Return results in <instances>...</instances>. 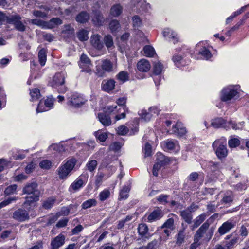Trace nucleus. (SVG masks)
Segmentation results:
<instances>
[{
	"label": "nucleus",
	"mask_w": 249,
	"mask_h": 249,
	"mask_svg": "<svg viewBox=\"0 0 249 249\" xmlns=\"http://www.w3.org/2000/svg\"><path fill=\"white\" fill-rule=\"evenodd\" d=\"M23 192L27 194L28 196L26 197V201L24 205L27 209H30L28 206H35V203L39 200L40 191L37 189V185L36 183L27 184L23 189Z\"/></svg>",
	"instance_id": "f257e3e1"
},
{
	"label": "nucleus",
	"mask_w": 249,
	"mask_h": 249,
	"mask_svg": "<svg viewBox=\"0 0 249 249\" xmlns=\"http://www.w3.org/2000/svg\"><path fill=\"white\" fill-rule=\"evenodd\" d=\"M76 163L74 158H71L63 163L58 168L56 172L60 180H66L71 174Z\"/></svg>",
	"instance_id": "f03ea898"
},
{
	"label": "nucleus",
	"mask_w": 249,
	"mask_h": 249,
	"mask_svg": "<svg viewBox=\"0 0 249 249\" xmlns=\"http://www.w3.org/2000/svg\"><path fill=\"white\" fill-rule=\"evenodd\" d=\"M238 86H229L221 91L220 98L223 102H229L232 99L239 97Z\"/></svg>",
	"instance_id": "7ed1b4c3"
},
{
	"label": "nucleus",
	"mask_w": 249,
	"mask_h": 249,
	"mask_svg": "<svg viewBox=\"0 0 249 249\" xmlns=\"http://www.w3.org/2000/svg\"><path fill=\"white\" fill-rule=\"evenodd\" d=\"M212 146L219 159L224 158L227 156L228 150L226 147V139L225 138L221 137L219 139L215 141Z\"/></svg>",
	"instance_id": "20e7f679"
},
{
	"label": "nucleus",
	"mask_w": 249,
	"mask_h": 249,
	"mask_svg": "<svg viewBox=\"0 0 249 249\" xmlns=\"http://www.w3.org/2000/svg\"><path fill=\"white\" fill-rule=\"evenodd\" d=\"M65 74L64 73H57L50 81L51 86L57 89L59 92H64L66 89L64 85Z\"/></svg>",
	"instance_id": "39448f33"
},
{
	"label": "nucleus",
	"mask_w": 249,
	"mask_h": 249,
	"mask_svg": "<svg viewBox=\"0 0 249 249\" xmlns=\"http://www.w3.org/2000/svg\"><path fill=\"white\" fill-rule=\"evenodd\" d=\"M206 41H201L197 43L196 46L197 53L201 55V58L208 60L212 56L210 50L207 48Z\"/></svg>",
	"instance_id": "423d86ee"
},
{
	"label": "nucleus",
	"mask_w": 249,
	"mask_h": 249,
	"mask_svg": "<svg viewBox=\"0 0 249 249\" xmlns=\"http://www.w3.org/2000/svg\"><path fill=\"white\" fill-rule=\"evenodd\" d=\"M162 35L166 39L172 42L174 44L177 43L181 41L179 36L177 33L169 28H164L162 31Z\"/></svg>",
	"instance_id": "0eeeda50"
},
{
	"label": "nucleus",
	"mask_w": 249,
	"mask_h": 249,
	"mask_svg": "<svg viewBox=\"0 0 249 249\" xmlns=\"http://www.w3.org/2000/svg\"><path fill=\"white\" fill-rule=\"evenodd\" d=\"M54 99L51 97H48L44 101H40L36 108V113L47 111L51 109L53 106Z\"/></svg>",
	"instance_id": "6e6552de"
},
{
	"label": "nucleus",
	"mask_w": 249,
	"mask_h": 249,
	"mask_svg": "<svg viewBox=\"0 0 249 249\" xmlns=\"http://www.w3.org/2000/svg\"><path fill=\"white\" fill-rule=\"evenodd\" d=\"M87 179L88 176L87 175H81L70 185L69 191L75 192L79 190L86 183Z\"/></svg>",
	"instance_id": "1a4fd4ad"
},
{
	"label": "nucleus",
	"mask_w": 249,
	"mask_h": 249,
	"mask_svg": "<svg viewBox=\"0 0 249 249\" xmlns=\"http://www.w3.org/2000/svg\"><path fill=\"white\" fill-rule=\"evenodd\" d=\"M79 65L82 69V71L89 73L92 71V65L89 57L85 54L81 56Z\"/></svg>",
	"instance_id": "9d476101"
},
{
	"label": "nucleus",
	"mask_w": 249,
	"mask_h": 249,
	"mask_svg": "<svg viewBox=\"0 0 249 249\" xmlns=\"http://www.w3.org/2000/svg\"><path fill=\"white\" fill-rule=\"evenodd\" d=\"M87 100L81 94L78 93L73 94L69 99L70 104L75 107H79L84 105Z\"/></svg>",
	"instance_id": "9b49d317"
},
{
	"label": "nucleus",
	"mask_w": 249,
	"mask_h": 249,
	"mask_svg": "<svg viewBox=\"0 0 249 249\" xmlns=\"http://www.w3.org/2000/svg\"><path fill=\"white\" fill-rule=\"evenodd\" d=\"M157 162L154 165L153 168L152 173L154 176H158V171L160 170L161 167L166 162L165 157L161 153L157 154Z\"/></svg>",
	"instance_id": "f8f14e48"
},
{
	"label": "nucleus",
	"mask_w": 249,
	"mask_h": 249,
	"mask_svg": "<svg viewBox=\"0 0 249 249\" xmlns=\"http://www.w3.org/2000/svg\"><path fill=\"white\" fill-rule=\"evenodd\" d=\"M162 146L165 150L178 152L180 149V146L176 141L168 140L162 143Z\"/></svg>",
	"instance_id": "ddd939ff"
},
{
	"label": "nucleus",
	"mask_w": 249,
	"mask_h": 249,
	"mask_svg": "<svg viewBox=\"0 0 249 249\" xmlns=\"http://www.w3.org/2000/svg\"><path fill=\"white\" fill-rule=\"evenodd\" d=\"M21 18L18 15L12 16L8 19L9 22L13 24L15 28L18 31H24L25 26L20 21Z\"/></svg>",
	"instance_id": "4468645a"
},
{
	"label": "nucleus",
	"mask_w": 249,
	"mask_h": 249,
	"mask_svg": "<svg viewBox=\"0 0 249 249\" xmlns=\"http://www.w3.org/2000/svg\"><path fill=\"white\" fill-rule=\"evenodd\" d=\"M235 226V222L228 220L218 228V231L220 235H224L229 232L231 229Z\"/></svg>",
	"instance_id": "2eb2a0df"
},
{
	"label": "nucleus",
	"mask_w": 249,
	"mask_h": 249,
	"mask_svg": "<svg viewBox=\"0 0 249 249\" xmlns=\"http://www.w3.org/2000/svg\"><path fill=\"white\" fill-rule=\"evenodd\" d=\"M13 217L17 220L23 221L28 219L29 216L26 211L19 209L13 213Z\"/></svg>",
	"instance_id": "dca6fc26"
},
{
	"label": "nucleus",
	"mask_w": 249,
	"mask_h": 249,
	"mask_svg": "<svg viewBox=\"0 0 249 249\" xmlns=\"http://www.w3.org/2000/svg\"><path fill=\"white\" fill-rule=\"evenodd\" d=\"M64 242L65 236L63 235L59 234L52 240L51 245L53 249H58L63 245Z\"/></svg>",
	"instance_id": "f3484780"
},
{
	"label": "nucleus",
	"mask_w": 249,
	"mask_h": 249,
	"mask_svg": "<svg viewBox=\"0 0 249 249\" xmlns=\"http://www.w3.org/2000/svg\"><path fill=\"white\" fill-rule=\"evenodd\" d=\"M90 42L91 45L97 50H101L103 48L104 45L101 40V36L98 34L91 36Z\"/></svg>",
	"instance_id": "a211bd4d"
},
{
	"label": "nucleus",
	"mask_w": 249,
	"mask_h": 249,
	"mask_svg": "<svg viewBox=\"0 0 249 249\" xmlns=\"http://www.w3.org/2000/svg\"><path fill=\"white\" fill-rule=\"evenodd\" d=\"M161 228L164 229V232L167 236H169L171 233V231L173 230L175 228L174 219L172 218H169L163 224Z\"/></svg>",
	"instance_id": "6ab92c4d"
},
{
	"label": "nucleus",
	"mask_w": 249,
	"mask_h": 249,
	"mask_svg": "<svg viewBox=\"0 0 249 249\" xmlns=\"http://www.w3.org/2000/svg\"><path fill=\"white\" fill-rule=\"evenodd\" d=\"M173 132L181 137L186 134V130L181 123L177 122L175 125L173 126Z\"/></svg>",
	"instance_id": "aec40b11"
},
{
	"label": "nucleus",
	"mask_w": 249,
	"mask_h": 249,
	"mask_svg": "<svg viewBox=\"0 0 249 249\" xmlns=\"http://www.w3.org/2000/svg\"><path fill=\"white\" fill-rule=\"evenodd\" d=\"M209 227V224L206 222L199 228L195 235V241H199L200 239L203 236Z\"/></svg>",
	"instance_id": "412c9836"
},
{
	"label": "nucleus",
	"mask_w": 249,
	"mask_h": 249,
	"mask_svg": "<svg viewBox=\"0 0 249 249\" xmlns=\"http://www.w3.org/2000/svg\"><path fill=\"white\" fill-rule=\"evenodd\" d=\"M115 82L112 79L105 80L102 82V89L107 92L111 91L114 89Z\"/></svg>",
	"instance_id": "4be33fe9"
},
{
	"label": "nucleus",
	"mask_w": 249,
	"mask_h": 249,
	"mask_svg": "<svg viewBox=\"0 0 249 249\" xmlns=\"http://www.w3.org/2000/svg\"><path fill=\"white\" fill-rule=\"evenodd\" d=\"M151 65L148 61L144 59L140 60L137 63V68L141 71H148Z\"/></svg>",
	"instance_id": "5701e85b"
},
{
	"label": "nucleus",
	"mask_w": 249,
	"mask_h": 249,
	"mask_svg": "<svg viewBox=\"0 0 249 249\" xmlns=\"http://www.w3.org/2000/svg\"><path fill=\"white\" fill-rule=\"evenodd\" d=\"M163 216V213L161 210L157 209L153 211L148 216V221L152 222L155 220L160 219Z\"/></svg>",
	"instance_id": "b1692460"
},
{
	"label": "nucleus",
	"mask_w": 249,
	"mask_h": 249,
	"mask_svg": "<svg viewBox=\"0 0 249 249\" xmlns=\"http://www.w3.org/2000/svg\"><path fill=\"white\" fill-rule=\"evenodd\" d=\"M92 21L97 26L102 25L105 21V19L99 11L94 12L92 15Z\"/></svg>",
	"instance_id": "393cba45"
},
{
	"label": "nucleus",
	"mask_w": 249,
	"mask_h": 249,
	"mask_svg": "<svg viewBox=\"0 0 249 249\" xmlns=\"http://www.w3.org/2000/svg\"><path fill=\"white\" fill-rule=\"evenodd\" d=\"M211 124L215 128L223 127L226 128L227 122H225V121L221 118H218L213 120L212 121Z\"/></svg>",
	"instance_id": "a878e982"
},
{
	"label": "nucleus",
	"mask_w": 249,
	"mask_h": 249,
	"mask_svg": "<svg viewBox=\"0 0 249 249\" xmlns=\"http://www.w3.org/2000/svg\"><path fill=\"white\" fill-rule=\"evenodd\" d=\"M98 119L104 126H108L111 123L110 118L105 113H100L98 114Z\"/></svg>",
	"instance_id": "bb28decb"
},
{
	"label": "nucleus",
	"mask_w": 249,
	"mask_h": 249,
	"mask_svg": "<svg viewBox=\"0 0 249 249\" xmlns=\"http://www.w3.org/2000/svg\"><path fill=\"white\" fill-rule=\"evenodd\" d=\"M208 215L209 214L203 213L196 217L194 220L193 229L198 227L206 219Z\"/></svg>",
	"instance_id": "cd10ccee"
},
{
	"label": "nucleus",
	"mask_w": 249,
	"mask_h": 249,
	"mask_svg": "<svg viewBox=\"0 0 249 249\" xmlns=\"http://www.w3.org/2000/svg\"><path fill=\"white\" fill-rule=\"evenodd\" d=\"M138 113L141 118L146 122L149 121L151 118L153 117V114L150 112L148 109L141 110Z\"/></svg>",
	"instance_id": "c85d7f7f"
},
{
	"label": "nucleus",
	"mask_w": 249,
	"mask_h": 249,
	"mask_svg": "<svg viewBox=\"0 0 249 249\" xmlns=\"http://www.w3.org/2000/svg\"><path fill=\"white\" fill-rule=\"evenodd\" d=\"M143 54L146 57H153L156 54L154 48L150 45L144 47L143 49Z\"/></svg>",
	"instance_id": "c756f323"
},
{
	"label": "nucleus",
	"mask_w": 249,
	"mask_h": 249,
	"mask_svg": "<svg viewBox=\"0 0 249 249\" xmlns=\"http://www.w3.org/2000/svg\"><path fill=\"white\" fill-rule=\"evenodd\" d=\"M49 10L48 8L42 7L40 10L34 11L33 15L36 17H45L48 14Z\"/></svg>",
	"instance_id": "7c9ffc66"
},
{
	"label": "nucleus",
	"mask_w": 249,
	"mask_h": 249,
	"mask_svg": "<svg viewBox=\"0 0 249 249\" xmlns=\"http://www.w3.org/2000/svg\"><path fill=\"white\" fill-rule=\"evenodd\" d=\"M102 69L107 72H111L113 70V66L110 61L108 60H104L102 61Z\"/></svg>",
	"instance_id": "2f4dec72"
},
{
	"label": "nucleus",
	"mask_w": 249,
	"mask_h": 249,
	"mask_svg": "<svg viewBox=\"0 0 249 249\" xmlns=\"http://www.w3.org/2000/svg\"><path fill=\"white\" fill-rule=\"evenodd\" d=\"M122 7L120 4L113 5L110 9V14L114 17L119 16L122 13Z\"/></svg>",
	"instance_id": "473e14b6"
},
{
	"label": "nucleus",
	"mask_w": 249,
	"mask_h": 249,
	"mask_svg": "<svg viewBox=\"0 0 249 249\" xmlns=\"http://www.w3.org/2000/svg\"><path fill=\"white\" fill-rule=\"evenodd\" d=\"M164 66L159 61H156L153 66V73L161 74L163 71Z\"/></svg>",
	"instance_id": "72a5a7b5"
},
{
	"label": "nucleus",
	"mask_w": 249,
	"mask_h": 249,
	"mask_svg": "<svg viewBox=\"0 0 249 249\" xmlns=\"http://www.w3.org/2000/svg\"><path fill=\"white\" fill-rule=\"evenodd\" d=\"M30 95L32 101H36L41 97L40 90L37 88H33L31 89Z\"/></svg>",
	"instance_id": "f704fd0d"
},
{
	"label": "nucleus",
	"mask_w": 249,
	"mask_h": 249,
	"mask_svg": "<svg viewBox=\"0 0 249 249\" xmlns=\"http://www.w3.org/2000/svg\"><path fill=\"white\" fill-rule=\"evenodd\" d=\"M104 42L107 49H112L114 48L113 38L110 35L106 36L104 38Z\"/></svg>",
	"instance_id": "c9c22d12"
},
{
	"label": "nucleus",
	"mask_w": 249,
	"mask_h": 249,
	"mask_svg": "<svg viewBox=\"0 0 249 249\" xmlns=\"http://www.w3.org/2000/svg\"><path fill=\"white\" fill-rule=\"evenodd\" d=\"M181 216L182 218L188 223H191L192 216L191 212L189 210H185L181 212Z\"/></svg>",
	"instance_id": "e433bc0d"
},
{
	"label": "nucleus",
	"mask_w": 249,
	"mask_h": 249,
	"mask_svg": "<svg viewBox=\"0 0 249 249\" xmlns=\"http://www.w3.org/2000/svg\"><path fill=\"white\" fill-rule=\"evenodd\" d=\"M120 108H118L117 106H107L104 108V110L106 113L110 114H116L118 113Z\"/></svg>",
	"instance_id": "4c0bfd02"
},
{
	"label": "nucleus",
	"mask_w": 249,
	"mask_h": 249,
	"mask_svg": "<svg viewBox=\"0 0 249 249\" xmlns=\"http://www.w3.org/2000/svg\"><path fill=\"white\" fill-rule=\"evenodd\" d=\"M185 236L184 229H183L180 230L178 234L176 235V244L178 246L181 245L184 241Z\"/></svg>",
	"instance_id": "58836bf2"
},
{
	"label": "nucleus",
	"mask_w": 249,
	"mask_h": 249,
	"mask_svg": "<svg viewBox=\"0 0 249 249\" xmlns=\"http://www.w3.org/2000/svg\"><path fill=\"white\" fill-rule=\"evenodd\" d=\"M62 23V20L60 18H53L51 19L49 22H47V28L52 29Z\"/></svg>",
	"instance_id": "ea45409f"
},
{
	"label": "nucleus",
	"mask_w": 249,
	"mask_h": 249,
	"mask_svg": "<svg viewBox=\"0 0 249 249\" xmlns=\"http://www.w3.org/2000/svg\"><path fill=\"white\" fill-rule=\"evenodd\" d=\"M243 124L244 122H241L238 124H237L232 121H230L227 122L226 129H230L231 128L235 130L242 129L243 126Z\"/></svg>",
	"instance_id": "a19ab883"
},
{
	"label": "nucleus",
	"mask_w": 249,
	"mask_h": 249,
	"mask_svg": "<svg viewBox=\"0 0 249 249\" xmlns=\"http://www.w3.org/2000/svg\"><path fill=\"white\" fill-rule=\"evenodd\" d=\"M38 59L41 66H44L46 61V52L45 49L40 50L38 53Z\"/></svg>",
	"instance_id": "79ce46f5"
},
{
	"label": "nucleus",
	"mask_w": 249,
	"mask_h": 249,
	"mask_svg": "<svg viewBox=\"0 0 249 249\" xmlns=\"http://www.w3.org/2000/svg\"><path fill=\"white\" fill-rule=\"evenodd\" d=\"M94 135L97 140L101 142H105L107 138V133L101 130H98L95 132Z\"/></svg>",
	"instance_id": "37998d69"
},
{
	"label": "nucleus",
	"mask_w": 249,
	"mask_h": 249,
	"mask_svg": "<svg viewBox=\"0 0 249 249\" xmlns=\"http://www.w3.org/2000/svg\"><path fill=\"white\" fill-rule=\"evenodd\" d=\"M129 190L130 188L128 186H124L120 192L119 199L120 200L126 199L128 196V193Z\"/></svg>",
	"instance_id": "c03bdc74"
},
{
	"label": "nucleus",
	"mask_w": 249,
	"mask_h": 249,
	"mask_svg": "<svg viewBox=\"0 0 249 249\" xmlns=\"http://www.w3.org/2000/svg\"><path fill=\"white\" fill-rule=\"evenodd\" d=\"M172 60L175 64L178 67L184 65V61L182 57L179 54H175L173 56Z\"/></svg>",
	"instance_id": "a18cd8bd"
},
{
	"label": "nucleus",
	"mask_w": 249,
	"mask_h": 249,
	"mask_svg": "<svg viewBox=\"0 0 249 249\" xmlns=\"http://www.w3.org/2000/svg\"><path fill=\"white\" fill-rule=\"evenodd\" d=\"M240 144V141L238 138L231 137L228 141V144L231 148H235L239 146Z\"/></svg>",
	"instance_id": "49530a36"
},
{
	"label": "nucleus",
	"mask_w": 249,
	"mask_h": 249,
	"mask_svg": "<svg viewBox=\"0 0 249 249\" xmlns=\"http://www.w3.org/2000/svg\"><path fill=\"white\" fill-rule=\"evenodd\" d=\"M138 232L142 236L146 235L148 232V228L147 226L144 223L139 224L138 228Z\"/></svg>",
	"instance_id": "de8ad7c7"
},
{
	"label": "nucleus",
	"mask_w": 249,
	"mask_h": 249,
	"mask_svg": "<svg viewBox=\"0 0 249 249\" xmlns=\"http://www.w3.org/2000/svg\"><path fill=\"white\" fill-rule=\"evenodd\" d=\"M97 204V201L95 199H90L84 201L82 204V208L86 209L90 208L92 206H95Z\"/></svg>",
	"instance_id": "09e8293b"
},
{
	"label": "nucleus",
	"mask_w": 249,
	"mask_h": 249,
	"mask_svg": "<svg viewBox=\"0 0 249 249\" xmlns=\"http://www.w3.org/2000/svg\"><path fill=\"white\" fill-rule=\"evenodd\" d=\"M89 16L86 12L80 13L76 17V21L80 23H84L89 19Z\"/></svg>",
	"instance_id": "8fccbe9b"
},
{
	"label": "nucleus",
	"mask_w": 249,
	"mask_h": 249,
	"mask_svg": "<svg viewBox=\"0 0 249 249\" xmlns=\"http://www.w3.org/2000/svg\"><path fill=\"white\" fill-rule=\"evenodd\" d=\"M233 198V195L231 192H227L222 199V201L224 204H229L232 202Z\"/></svg>",
	"instance_id": "3c124183"
},
{
	"label": "nucleus",
	"mask_w": 249,
	"mask_h": 249,
	"mask_svg": "<svg viewBox=\"0 0 249 249\" xmlns=\"http://www.w3.org/2000/svg\"><path fill=\"white\" fill-rule=\"evenodd\" d=\"M97 166V161L94 160H89L86 164L87 169L90 172L93 171L96 168Z\"/></svg>",
	"instance_id": "603ef678"
},
{
	"label": "nucleus",
	"mask_w": 249,
	"mask_h": 249,
	"mask_svg": "<svg viewBox=\"0 0 249 249\" xmlns=\"http://www.w3.org/2000/svg\"><path fill=\"white\" fill-rule=\"evenodd\" d=\"M77 37L81 41L87 40L88 39V32L86 30H81L77 33Z\"/></svg>",
	"instance_id": "864d4df0"
},
{
	"label": "nucleus",
	"mask_w": 249,
	"mask_h": 249,
	"mask_svg": "<svg viewBox=\"0 0 249 249\" xmlns=\"http://www.w3.org/2000/svg\"><path fill=\"white\" fill-rule=\"evenodd\" d=\"M110 193L109 190L104 189L99 194V197L101 201H103L109 197Z\"/></svg>",
	"instance_id": "5fc2aeb1"
},
{
	"label": "nucleus",
	"mask_w": 249,
	"mask_h": 249,
	"mask_svg": "<svg viewBox=\"0 0 249 249\" xmlns=\"http://www.w3.org/2000/svg\"><path fill=\"white\" fill-rule=\"evenodd\" d=\"M55 202L54 198H49L44 202L43 206L45 209H50L53 206Z\"/></svg>",
	"instance_id": "6e6d98bb"
},
{
	"label": "nucleus",
	"mask_w": 249,
	"mask_h": 249,
	"mask_svg": "<svg viewBox=\"0 0 249 249\" xmlns=\"http://www.w3.org/2000/svg\"><path fill=\"white\" fill-rule=\"evenodd\" d=\"M30 22L32 23L33 24L38 25L39 26L42 27V28H47V22H44L39 19H31L29 21Z\"/></svg>",
	"instance_id": "4d7b16f0"
},
{
	"label": "nucleus",
	"mask_w": 249,
	"mask_h": 249,
	"mask_svg": "<svg viewBox=\"0 0 249 249\" xmlns=\"http://www.w3.org/2000/svg\"><path fill=\"white\" fill-rule=\"evenodd\" d=\"M51 161L47 160H42L39 163L40 167L43 169H49L51 168Z\"/></svg>",
	"instance_id": "13d9d810"
},
{
	"label": "nucleus",
	"mask_w": 249,
	"mask_h": 249,
	"mask_svg": "<svg viewBox=\"0 0 249 249\" xmlns=\"http://www.w3.org/2000/svg\"><path fill=\"white\" fill-rule=\"evenodd\" d=\"M120 27L119 22L116 20H113L109 24V28L112 33L116 32Z\"/></svg>",
	"instance_id": "bf43d9fd"
},
{
	"label": "nucleus",
	"mask_w": 249,
	"mask_h": 249,
	"mask_svg": "<svg viewBox=\"0 0 249 249\" xmlns=\"http://www.w3.org/2000/svg\"><path fill=\"white\" fill-rule=\"evenodd\" d=\"M104 174L102 173H98L95 177V185L98 188L102 184Z\"/></svg>",
	"instance_id": "052dcab7"
},
{
	"label": "nucleus",
	"mask_w": 249,
	"mask_h": 249,
	"mask_svg": "<svg viewBox=\"0 0 249 249\" xmlns=\"http://www.w3.org/2000/svg\"><path fill=\"white\" fill-rule=\"evenodd\" d=\"M118 79L124 82L128 79V75L127 72L123 71L119 73L117 75Z\"/></svg>",
	"instance_id": "680f3d73"
},
{
	"label": "nucleus",
	"mask_w": 249,
	"mask_h": 249,
	"mask_svg": "<svg viewBox=\"0 0 249 249\" xmlns=\"http://www.w3.org/2000/svg\"><path fill=\"white\" fill-rule=\"evenodd\" d=\"M17 185H12L6 188L5 190V194L6 195H10L11 194H13L14 193L16 192V189H17Z\"/></svg>",
	"instance_id": "e2e57ef3"
},
{
	"label": "nucleus",
	"mask_w": 249,
	"mask_h": 249,
	"mask_svg": "<svg viewBox=\"0 0 249 249\" xmlns=\"http://www.w3.org/2000/svg\"><path fill=\"white\" fill-rule=\"evenodd\" d=\"M117 133L119 135H124L128 132V129L124 125H121L117 129Z\"/></svg>",
	"instance_id": "0e129e2a"
},
{
	"label": "nucleus",
	"mask_w": 249,
	"mask_h": 249,
	"mask_svg": "<svg viewBox=\"0 0 249 249\" xmlns=\"http://www.w3.org/2000/svg\"><path fill=\"white\" fill-rule=\"evenodd\" d=\"M143 152L144 153L145 157L150 156L151 154V145L146 143L143 148Z\"/></svg>",
	"instance_id": "69168bd1"
},
{
	"label": "nucleus",
	"mask_w": 249,
	"mask_h": 249,
	"mask_svg": "<svg viewBox=\"0 0 249 249\" xmlns=\"http://www.w3.org/2000/svg\"><path fill=\"white\" fill-rule=\"evenodd\" d=\"M133 26L135 27H138L142 24L141 20L138 16H135L132 18Z\"/></svg>",
	"instance_id": "338daca9"
},
{
	"label": "nucleus",
	"mask_w": 249,
	"mask_h": 249,
	"mask_svg": "<svg viewBox=\"0 0 249 249\" xmlns=\"http://www.w3.org/2000/svg\"><path fill=\"white\" fill-rule=\"evenodd\" d=\"M237 238L232 239L226 244L225 248L227 249H231L233 248V247L237 243Z\"/></svg>",
	"instance_id": "774afa93"
}]
</instances>
